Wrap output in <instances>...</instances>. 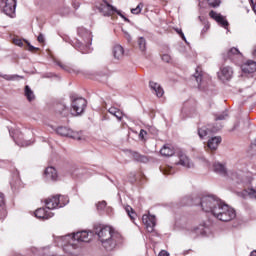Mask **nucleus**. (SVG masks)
Instances as JSON below:
<instances>
[{
	"label": "nucleus",
	"mask_w": 256,
	"mask_h": 256,
	"mask_svg": "<svg viewBox=\"0 0 256 256\" xmlns=\"http://www.w3.org/2000/svg\"><path fill=\"white\" fill-rule=\"evenodd\" d=\"M58 247H61L67 255H75L79 249V243H89L91 241V234L87 231L76 232L65 236H56L54 238Z\"/></svg>",
	"instance_id": "nucleus-1"
},
{
	"label": "nucleus",
	"mask_w": 256,
	"mask_h": 256,
	"mask_svg": "<svg viewBox=\"0 0 256 256\" xmlns=\"http://www.w3.org/2000/svg\"><path fill=\"white\" fill-rule=\"evenodd\" d=\"M96 235L106 251H113L117 245L123 243V236L119 232H115L111 226H100L96 228Z\"/></svg>",
	"instance_id": "nucleus-2"
},
{
	"label": "nucleus",
	"mask_w": 256,
	"mask_h": 256,
	"mask_svg": "<svg viewBox=\"0 0 256 256\" xmlns=\"http://www.w3.org/2000/svg\"><path fill=\"white\" fill-rule=\"evenodd\" d=\"M214 217L219 219V221H233L237 214L235 213V209L227 204L220 203V206L214 211Z\"/></svg>",
	"instance_id": "nucleus-3"
},
{
	"label": "nucleus",
	"mask_w": 256,
	"mask_h": 256,
	"mask_svg": "<svg viewBox=\"0 0 256 256\" xmlns=\"http://www.w3.org/2000/svg\"><path fill=\"white\" fill-rule=\"evenodd\" d=\"M213 171L214 173H217L218 175H221L222 177H230L234 181H241L242 183H247V178L241 177V175L233 172H228L227 167H225V164H221V162H215L213 164Z\"/></svg>",
	"instance_id": "nucleus-4"
},
{
	"label": "nucleus",
	"mask_w": 256,
	"mask_h": 256,
	"mask_svg": "<svg viewBox=\"0 0 256 256\" xmlns=\"http://www.w3.org/2000/svg\"><path fill=\"white\" fill-rule=\"evenodd\" d=\"M200 205L206 213H212L215 215L216 209L221 205V201L217 200L213 196H205L201 199Z\"/></svg>",
	"instance_id": "nucleus-5"
},
{
	"label": "nucleus",
	"mask_w": 256,
	"mask_h": 256,
	"mask_svg": "<svg viewBox=\"0 0 256 256\" xmlns=\"http://www.w3.org/2000/svg\"><path fill=\"white\" fill-rule=\"evenodd\" d=\"M56 133L61 135V137H70V139H76L77 141H85V139H87V136H85L83 132H75L65 126H59L56 129Z\"/></svg>",
	"instance_id": "nucleus-6"
},
{
	"label": "nucleus",
	"mask_w": 256,
	"mask_h": 256,
	"mask_svg": "<svg viewBox=\"0 0 256 256\" xmlns=\"http://www.w3.org/2000/svg\"><path fill=\"white\" fill-rule=\"evenodd\" d=\"M99 10L103 13L104 16L109 17V15H113L114 13H117V15H120L123 20L129 21L123 14H121L120 11L117 10L116 7L109 4L107 0H104L100 3Z\"/></svg>",
	"instance_id": "nucleus-7"
},
{
	"label": "nucleus",
	"mask_w": 256,
	"mask_h": 256,
	"mask_svg": "<svg viewBox=\"0 0 256 256\" xmlns=\"http://www.w3.org/2000/svg\"><path fill=\"white\" fill-rule=\"evenodd\" d=\"M0 7L5 15L13 18L17 9V0H1Z\"/></svg>",
	"instance_id": "nucleus-8"
},
{
	"label": "nucleus",
	"mask_w": 256,
	"mask_h": 256,
	"mask_svg": "<svg viewBox=\"0 0 256 256\" xmlns=\"http://www.w3.org/2000/svg\"><path fill=\"white\" fill-rule=\"evenodd\" d=\"M66 199V203H69V200L64 196H52L45 200V207L46 209L53 211V209H57L59 207H63L65 204H61V201Z\"/></svg>",
	"instance_id": "nucleus-9"
},
{
	"label": "nucleus",
	"mask_w": 256,
	"mask_h": 256,
	"mask_svg": "<svg viewBox=\"0 0 256 256\" xmlns=\"http://www.w3.org/2000/svg\"><path fill=\"white\" fill-rule=\"evenodd\" d=\"M87 107V100L85 98H76L72 101V115L77 117L84 113L85 108Z\"/></svg>",
	"instance_id": "nucleus-10"
},
{
	"label": "nucleus",
	"mask_w": 256,
	"mask_h": 256,
	"mask_svg": "<svg viewBox=\"0 0 256 256\" xmlns=\"http://www.w3.org/2000/svg\"><path fill=\"white\" fill-rule=\"evenodd\" d=\"M142 222L145 225L148 233H153L155 231V225H157V219L155 218V215H143Z\"/></svg>",
	"instance_id": "nucleus-11"
},
{
	"label": "nucleus",
	"mask_w": 256,
	"mask_h": 256,
	"mask_svg": "<svg viewBox=\"0 0 256 256\" xmlns=\"http://www.w3.org/2000/svg\"><path fill=\"white\" fill-rule=\"evenodd\" d=\"M176 157H178V161H176V165H181L186 169H192V167H195L191 159H189V157L185 155L183 151H178L176 153Z\"/></svg>",
	"instance_id": "nucleus-12"
},
{
	"label": "nucleus",
	"mask_w": 256,
	"mask_h": 256,
	"mask_svg": "<svg viewBox=\"0 0 256 256\" xmlns=\"http://www.w3.org/2000/svg\"><path fill=\"white\" fill-rule=\"evenodd\" d=\"M218 78L220 81H230L233 78V68L229 66H223L218 72Z\"/></svg>",
	"instance_id": "nucleus-13"
},
{
	"label": "nucleus",
	"mask_w": 256,
	"mask_h": 256,
	"mask_svg": "<svg viewBox=\"0 0 256 256\" xmlns=\"http://www.w3.org/2000/svg\"><path fill=\"white\" fill-rule=\"evenodd\" d=\"M209 16L211 17V19H214V21H216L218 25H220L221 27H224V29H227V27H229V22L227 21V19H225V16L213 10L210 11Z\"/></svg>",
	"instance_id": "nucleus-14"
},
{
	"label": "nucleus",
	"mask_w": 256,
	"mask_h": 256,
	"mask_svg": "<svg viewBox=\"0 0 256 256\" xmlns=\"http://www.w3.org/2000/svg\"><path fill=\"white\" fill-rule=\"evenodd\" d=\"M44 175L49 181H57L59 179V173L57 172V169L53 166L47 167L44 171Z\"/></svg>",
	"instance_id": "nucleus-15"
},
{
	"label": "nucleus",
	"mask_w": 256,
	"mask_h": 256,
	"mask_svg": "<svg viewBox=\"0 0 256 256\" xmlns=\"http://www.w3.org/2000/svg\"><path fill=\"white\" fill-rule=\"evenodd\" d=\"M35 217L37 219H51L53 217V212L46 208H39L34 212Z\"/></svg>",
	"instance_id": "nucleus-16"
},
{
	"label": "nucleus",
	"mask_w": 256,
	"mask_h": 256,
	"mask_svg": "<svg viewBox=\"0 0 256 256\" xmlns=\"http://www.w3.org/2000/svg\"><path fill=\"white\" fill-rule=\"evenodd\" d=\"M220 144H221V136H211L208 139L207 147L211 151H215Z\"/></svg>",
	"instance_id": "nucleus-17"
},
{
	"label": "nucleus",
	"mask_w": 256,
	"mask_h": 256,
	"mask_svg": "<svg viewBox=\"0 0 256 256\" xmlns=\"http://www.w3.org/2000/svg\"><path fill=\"white\" fill-rule=\"evenodd\" d=\"M213 131L217 130H211L207 126H203L198 129V135L200 139H210L211 135H213Z\"/></svg>",
	"instance_id": "nucleus-18"
},
{
	"label": "nucleus",
	"mask_w": 256,
	"mask_h": 256,
	"mask_svg": "<svg viewBox=\"0 0 256 256\" xmlns=\"http://www.w3.org/2000/svg\"><path fill=\"white\" fill-rule=\"evenodd\" d=\"M242 71L244 73H255L256 71V62L253 60H248L242 65Z\"/></svg>",
	"instance_id": "nucleus-19"
},
{
	"label": "nucleus",
	"mask_w": 256,
	"mask_h": 256,
	"mask_svg": "<svg viewBox=\"0 0 256 256\" xmlns=\"http://www.w3.org/2000/svg\"><path fill=\"white\" fill-rule=\"evenodd\" d=\"M160 153L163 157H173V155H175V148L171 145H164L160 150Z\"/></svg>",
	"instance_id": "nucleus-20"
},
{
	"label": "nucleus",
	"mask_w": 256,
	"mask_h": 256,
	"mask_svg": "<svg viewBox=\"0 0 256 256\" xmlns=\"http://www.w3.org/2000/svg\"><path fill=\"white\" fill-rule=\"evenodd\" d=\"M112 53L114 55V59H123V55H125V50L121 45H115L113 47Z\"/></svg>",
	"instance_id": "nucleus-21"
},
{
	"label": "nucleus",
	"mask_w": 256,
	"mask_h": 256,
	"mask_svg": "<svg viewBox=\"0 0 256 256\" xmlns=\"http://www.w3.org/2000/svg\"><path fill=\"white\" fill-rule=\"evenodd\" d=\"M150 88L152 89V91H154L155 95L158 97H161L165 93L161 85L157 84V82L150 81Z\"/></svg>",
	"instance_id": "nucleus-22"
},
{
	"label": "nucleus",
	"mask_w": 256,
	"mask_h": 256,
	"mask_svg": "<svg viewBox=\"0 0 256 256\" xmlns=\"http://www.w3.org/2000/svg\"><path fill=\"white\" fill-rule=\"evenodd\" d=\"M108 112L110 113V115H113L114 117H116L118 121H121V119H123L124 114L121 110H119V108L111 107L109 108Z\"/></svg>",
	"instance_id": "nucleus-23"
},
{
	"label": "nucleus",
	"mask_w": 256,
	"mask_h": 256,
	"mask_svg": "<svg viewBox=\"0 0 256 256\" xmlns=\"http://www.w3.org/2000/svg\"><path fill=\"white\" fill-rule=\"evenodd\" d=\"M228 57L233 59L234 57H243V54L239 51V49L233 47L228 51Z\"/></svg>",
	"instance_id": "nucleus-24"
},
{
	"label": "nucleus",
	"mask_w": 256,
	"mask_h": 256,
	"mask_svg": "<svg viewBox=\"0 0 256 256\" xmlns=\"http://www.w3.org/2000/svg\"><path fill=\"white\" fill-rule=\"evenodd\" d=\"M244 195H247L250 199H256V186L248 187L246 190H244Z\"/></svg>",
	"instance_id": "nucleus-25"
},
{
	"label": "nucleus",
	"mask_w": 256,
	"mask_h": 256,
	"mask_svg": "<svg viewBox=\"0 0 256 256\" xmlns=\"http://www.w3.org/2000/svg\"><path fill=\"white\" fill-rule=\"evenodd\" d=\"M25 97L28 101H33L35 99V93L29 86H25Z\"/></svg>",
	"instance_id": "nucleus-26"
},
{
	"label": "nucleus",
	"mask_w": 256,
	"mask_h": 256,
	"mask_svg": "<svg viewBox=\"0 0 256 256\" xmlns=\"http://www.w3.org/2000/svg\"><path fill=\"white\" fill-rule=\"evenodd\" d=\"M138 46L140 51L145 52L147 50V41L145 40V38L140 37L138 39Z\"/></svg>",
	"instance_id": "nucleus-27"
},
{
	"label": "nucleus",
	"mask_w": 256,
	"mask_h": 256,
	"mask_svg": "<svg viewBox=\"0 0 256 256\" xmlns=\"http://www.w3.org/2000/svg\"><path fill=\"white\" fill-rule=\"evenodd\" d=\"M143 7H145V5L143 4V2H140L136 8H132L131 9V13L133 15H139V13H141V11H143Z\"/></svg>",
	"instance_id": "nucleus-28"
},
{
	"label": "nucleus",
	"mask_w": 256,
	"mask_h": 256,
	"mask_svg": "<svg viewBox=\"0 0 256 256\" xmlns=\"http://www.w3.org/2000/svg\"><path fill=\"white\" fill-rule=\"evenodd\" d=\"M14 141L17 145H20V147H28V145H31V142H23L22 137H14Z\"/></svg>",
	"instance_id": "nucleus-29"
},
{
	"label": "nucleus",
	"mask_w": 256,
	"mask_h": 256,
	"mask_svg": "<svg viewBox=\"0 0 256 256\" xmlns=\"http://www.w3.org/2000/svg\"><path fill=\"white\" fill-rule=\"evenodd\" d=\"M3 79H5L6 81H15L16 79H19L20 76L18 75H2L1 76Z\"/></svg>",
	"instance_id": "nucleus-30"
},
{
	"label": "nucleus",
	"mask_w": 256,
	"mask_h": 256,
	"mask_svg": "<svg viewBox=\"0 0 256 256\" xmlns=\"http://www.w3.org/2000/svg\"><path fill=\"white\" fill-rule=\"evenodd\" d=\"M96 207H97L98 211H104L107 208V202L100 201L96 204Z\"/></svg>",
	"instance_id": "nucleus-31"
},
{
	"label": "nucleus",
	"mask_w": 256,
	"mask_h": 256,
	"mask_svg": "<svg viewBox=\"0 0 256 256\" xmlns=\"http://www.w3.org/2000/svg\"><path fill=\"white\" fill-rule=\"evenodd\" d=\"M125 210L128 213L130 219H135V212H133V208L131 206H127Z\"/></svg>",
	"instance_id": "nucleus-32"
},
{
	"label": "nucleus",
	"mask_w": 256,
	"mask_h": 256,
	"mask_svg": "<svg viewBox=\"0 0 256 256\" xmlns=\"http://www.w3.org/2000/svg\"><path fill=\"white\" fill-rule=\"evenodd\" d=\"M139 140L140 141H147V131L141 129L139 133Z\"/></svg>",
	"instance_id": "nucleus-33"
},
{
	"label": "nucleus",
	"mask_w": 256,
	"mask_h": 256,
	"mask_svg": "<svg viewBox=\"0 0 256 256\" xmlns=\"http://www.w3.org/2000/svg\"><path fill=\"white\" fill-rule=\"evenodd\" d=\"M205 231V227L200 226L193 229V232L196 233V235H203Z\"/></svg>",
	"instance_id": "nucleus-34"
},
{
	"label": "nucleus",
	"mask_w": 256,
	"mask_h": 256,
	"mask_svg": "<svg viewBox=\"0 0 256 256\" xmlns=\"http://www.w3.org/2000/svg\"><path fill=\"white\" fill-rule=\"evenodd\" d=\"M195 79L198 83L199 89H201V81H203V76L201 74H199L198 72H196Z\"/></svg>",
	"instance_id": "nucleus-35"
},
{
	"label": "nucleus",
	"mask_w": 256,
	"mask_h": 256,
	"mask_svg": "<svg viewBox=\"0 0 256 256\" xmlns=\"http://www.w3.org/2000/svg\"><path fill=\"white\" fill-rule=\"evenodd\" d=\"M176 33H178L179 36L182 37L183 41L187 43V38L185 37V34L183 33V30L181 28H175Z\"/></svg>",
	"instance_id": "nucleus-36"
},
{
	"label": "nucleus",
	"mask_w": 256,
	"mask_h": 256,
	"mask_svg": "<svg viewBox=\"0 0 256 256\" xmlns=\"http://www.w3.org/2000/svg\"><path fill=\"white\" fill-rule=\"evenodd\" d=\"M13 43L14 45H17V47H23V40L21 39H14Z\"/></svg>",
	"instance_id": "nucleus-37"
},
{
	"label": "nucleus",
	"mask_w": 256,
	"mask_h": 256,
	"mask_svg": "<svg viewBox=\"0 0 256 256\" xmlns=\"http://www.w3.org/2000/svg\"><path fill=\"white\" fill-rule=\"evenodd\" d=\"M92 35L89 30H86V41L87 43H91Z\"/></svg>",
	"instance_id": "nucleus-38"
},
{
	"label": "nucleus",
	"mask_w": 256,
	"mask_h": 256,
	"mask_svg": "<svg viewBox=\"0 0 256 256\" xmlns=\"http://www.w3.org/2000/svg\"><path fill=\"white\" fill-rule=\"evenodd\" d=\"M162 60H164L165 63H169V61H171V56H169V54H164Z\"/></svg>",
	"instance_id": "nucleus-39"
},
{
	"label": "nucleus",
	"mask_w": 256,
	"mask_h": 256,
	"mask_svg": "<svg viewBox=\"0 0 256 256\" xmlns=\"http://www.w3.org/2000/svg\"><path fill=\"white\" fill-rule=\"evenodd\" d=\"M5 205V196L0 193V207H3Z\"/></svg>",
	"instance_id": "nucleus-40"
},
{
	"label": "nucleus",
	"mask_w": 256,
	"mask_h": 256,
	"mask_svg": "<svg viewBox=\"0 0 256 256\" xmlns=\"http://www.w3.org/2000/svg\"><path fill=\"white\" fill-rule=\"evenodd\" d=\"M26 43H27V45L29 47V51H35V50L39 49V48H36L33 45H31V43H29V41H26Z\"/></svg>",
	"instance_id": "nucleus-41"
},
{
	"label": "nucleus",
	"mask_w": 256,
	"mask_h": 256,
	"mask_svg": "<svg viewBox=\"0 0 256 256\" xmlns=\"http://www.w3.org/2000/svg\"><path fill=\"white\" fill-rule=\"evenodd\" d=\"M223 119H227V114H222L216 118V121H223Z\"/></svg>",
	"instance_id": "nucleus-42"
},
{
	"label": "nucleus",
	"mask_w": 256,
	"mask_h": 256,
	"mask_svg": "<svg viewBox=\"0 0 256 256\" xmlns=\"http://www.w3.org/2000/svg\"><path fill=\"white\" fill-rule=\"evenodd\" d=\"M38 41H39V43H45V36H43V34H40L38 36Z\"/></svg>",
	"instance_id": "nucleus-43"
},
{
	"label": "nucleus",
	"mask_w": 256,
	"mask_h": 256,
	"mask_svg": "<svg viewBox=\"0 0 256 256\" xmlns=\"http://www.w3.org/2000/svg\"><path fill=\"white\" fill-rule=\"evenodd\" d=\"M138 161H141L142 163H147L148 159L145 156H139Z\"/></svg>",
	"instance_id": "nucleus-44"
},
{
	"label": "nucleus",
	"mask_w": 256,
	"mask_h": 256,
	"mask_svg": "<svg viewBox=\"0 0 256 256\" xmlns=\"http://www.w3.org/2000/svg\"><path fill=\"white\" fill-rule=\"evenodd\" d=\"M250 1H251L252 9H253L254 13L256 14V0H250Z\"/></svg>",
	"instance_id": "nucleus-45"
},
{
	"label": "nucleus",
	"mask_w": 256,
	"mask_h": 256,
	"mask_svg": "<svg viewBox=\"0 0 256 256\" xmlns=\"http://www.w3.org/2000/svg\"><path fill=\"white\" fill-rule=\"evenodd\" d=\"M78 47L80 48V51L82 53H88V51L85 49V46H83V44H79Z\"/></svg>",
	"instance_id": "nucleus-46"
},
{
	"label": "nucleus",
	"mask_w": 256,
	"mask_h": 256,
	"mask_svg": "<svg viewBox=\"0 0 256 256\" xmlns=\"http://www.w3.org/2000/svg\"><path fill=\"white\" fill-rule=\"evenodd\" d=\"M209 28H210L209 24L204 25L202 29V33H207V31H209Z\"/></svg>",
	"instance_id": "nucleus-47"
},
{
	"label": "nucleus",
	"mask_w": 256,
	"mask_h": 256,
	"mask_svg": "<svg viewBox=\"0 0 256 256\" xmlns=\"http://www.w3.org/2000/svg\"><path fill=\"white\" fill-rule=\"evenodd\" d=\"M158 256H169V252L162 250V251H160Z\"/></svg>",
	"instance_id": "nucleus-48"
},
{
	"label": "nucleus",
	"mask_w": 256,
	"mask_h": 256,
	"mask_svg": "<svg viewBox=\"0 0 256 256\" xmlns=\"http://www.w3.org/2000/svg\"><path fill=\"white\" fill-rule=\"evenodd\" d=\"M124 34H125L127 41H131V34H129V32H124Z\"/></svg>",
	"instance_id": "nucleus-49"
},
{
	"label": "nucleus",
	"mask_w": 256,
	"mask_h": 256,
	"mask_svg": "<svg viewBox=\"0 0 256 256\" xmlns=\"http://www.w3.org/2000/svg\"><path fill=\"white\" fill-rule=\"evenodd\" d=\"M106 213H113V208L110 206L106 207Z\"/></svg>",
	"instance_id": "nucleus-50"
},
{
	"label": "nucleus",
	"mask_w": 256,
	"mask_h": 256,
	"mask_svg": "<svg viewBox=\"0 0 256 256\" xmlns=\"http://www.w3.org/2000/svg\"><path fill=\"white\" fill-rule=\"evenodd\" d=\"M250 256H256V250L252 251Z\"/></svg>",
	"instance_id": "nucleus-51"
},
{
	"label": "nucleus",
	"mask_w": 256,
	"mask_h": 256,
	"mask_svg": "<svg viewBox=\"0 0 256 256\" xmlns=\"http://www.w3.org/2000/svg\"><path fill=\"white\" fill-rule=\"evenodd\" d=\"M199 1V5H202L203 3H205V0H198Z\"/></svg>",
	"instance_id": "nucleus-52"
},
{
	"label": "nucleus",
	"mask_w": 256,
	"mask_h": 256,
	"mask_svg": "<svg viewBox=\"0 0 256 256\" xmlns=\"http://www.w3.org/2000/svg\"><path fill=\"white\" fill-rule=\"evenodd\" d=\"M253 55L256 57V46L254 47Z\"/></svg>",
	"instance_id": "nucleus-53"
},
{
	"label": "nucleus",
	"mask_w": 256,
	"mask_h": 256,
	"mask_svg": "<svg viewBox=\"0 0 256 256\" xmlns=\"http://www.w3.org/2000/svg\"><path fill=\"white\" fill-rule=\"evenodd\" d=\"M169 171H170V172H168L167 170H165L164 173H169V174L173 173V172H171V169H169Z\"/></svg>",
	"instance_id": "nucleus-54"
}]
</instances>
